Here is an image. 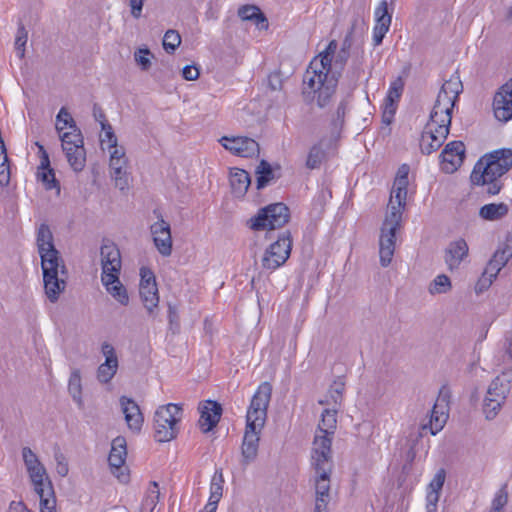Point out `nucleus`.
Wrapping results in <instances>:
<instances>
[{"instance_id":"ddd939ff","label":"nucleus","mask_w":512,"mask_h":512,"mask_svg":"<svg viewBox=\"0 0 512 512\" xmlns=\"http://www.w3.org/2000/svg\"><path fill=\"white\" fill-rule=\"evenodd\" d=\"M100 261L102 267L101 277L120 274L122 261L120 250L117 245L109 240L104 239L100 247Z\"/></svg>"},{"instance_id":"0eeeda50","label":"nucleus","mask_w":512,"mask_h":512,"mask_svg":"<svg viewBox=\"0 0 512 512\" xmlns=\"http://www.w3.org/2000/svg\"><path fill=\"white\" fill-rule=\"evenodd\" d=\"M183 410L178 404L169 403L158 407L154 414V437L158 442H168L176 438Z\"/></svg>"},{"instance_id":"c85d7f7f","label":"nucleus","mask_w":512,"mask_h":512,"mask_svg":"<svg viewBox=\"0 0 512 512\" xmlns=\"http://www.w3.org/2000/svg\"><path fill=\"white\" fill-rule=\"evenodd\" d=\"M468 254V245L464 239L449 244L445 252V262L450 270L458 268Z\"/></svg>"},{"instance_id":"412c9836","label":"nucleus","mask_w":512,"mask_h":512,"mask_svg":"<svg viewBox=\"0 0 512 512\" xmlns=\"http://www.w3.org/2000/svg\"><path fill=\"white\" fill-rule=\"evenodd\" d=\"M465 146L461 141L448 143L440 154L442 169L447 172L455 171L463 162Z\"/></svg>"},{"instance_id":"393cba45","label":"nucleus","mask_w":512,"mask_h":512,"mask_svg":"<svg viewBox=\"0 0 512 512\" xmlns=\"http://www.w3.org/2000/svg\"><path fill=\"white\" fill-rule=\"evenodd\" d=\"M404 90V81L401 77L396 78L393 82H391L390 87L388 89L387 96L384 101V112H383V121L386 123H390L397 107V102L399 101L402 92Z\"/></svg>"},{"instance_id":"864d4df0","label":"nucleus","mask_w":512,"mask_h":512,"mask_svg":"<svg viewBox=\"0 0 512 512\" xmlns=\"http://www.w3.org/2000/svg\"><path fill=\"white\" fill-rule=\"evenodd\" d=\"M446 479V471L444 469H439L434 475L433 479L429 483L427 490L433 491L436 493H440Z\"/></svg>"},{"instance_id":"c9c22d12","label":"nucleus","mask_w":512,"mask_h":512,"mask_svg":"<svg viewBox=\"0 0 512 512\" xmlns=\"http://www.w3.org/2000/svg\"><path fill=\"white\" fill-rule=\"evenodd\" d=\"M36 245L38 251L55 247L53 233L49 226L45 223H42L38 227Z\"/></svg>"},{"instance_id":"79ce46f5","label":"nucleus","mask_w":512,"mask_h":512,"mask_svg":"<svg viewBox=\"0 0 512 512\" xmlns=\"http://www.w3.org/2000/svg\"><path fill=\"white\" fill-rule=\"evenodd\" d=\"M238 16L242 20H254L256 24L266 21L264 14L255 5H244L240 7L238 10Z\"/></svg>"},{"instance_id":"6e6552de","label":"nucleus","mask_w":512,"mask_h":512,"mask_svg":"<svg viewBox=\"0 0 512 512\" xmlns=\"http://www.w3.org/2000/svg\"><path fill=\"white\" fill-rule=\"evenodd\" d=\"M290 219L289 208L283 203H274L259 210L250 219V228L259 230H274L283 227Z\"/></svg>"},{"instance_id":"13d9d810","label":"nucleus","mask_w":512,"mask_h":512,"mask_svg":"<svg viewBox=\"0 0 512 512\" xmlns=\"http://www.w3.org/2000/svg\"><path fill=\"white\" fill-rule=\"evenodd\" d=\"M439 499H440V493H436V492L427 490L426 512H436Z\"/></svg>"},{"instance_id":"3c124183","label":"nucleus","mask_w":512,"mask_h":512,"mask_svg":"<svg viewBox=\"0 0 512 512\" xmlns=\"http://www.w3.org/2000/svg\"><path fill=\"white\" fill-rule=\"evenodd\" d=\"M508 502V492H507V486H502L497 493L495 494V497L492 501V512H501L504 506Z\"/></svg>"},{"instance_id":"423d86ee","label":"nucleus","mask_w":512,"mask_h":512,"mask_svg":"<svg viewBox=\"0 0 512 512\" xmlns=\"http://www.w3.org/2000/svg\"><path fill=\"white\" fill-rule=\"evenodd\" d=\"M328 440H318L311 451V466L315 471V496H331L330 476L334 469L333 456H329Z\"/></svg>"},{"instance_id":"c03bdc74","label":"nucleus","mask_w":512,"mask_h":512,"mask_svg":"<svg viewBox=\"0 0 512 512\" xmlns=\"http://www.w3.org/2000/svg\"><path fill=\"white\" fill-rule=\"evenodd\" d=\"M451 281L445 274L438 275L429 285L428 291L432 295L444 294L450 291Z\"/></svg>"},{"instance_id":"a211bd4d","label":"nucleus","mask_w":512,"mask_h":512,"mask_svg":"<svg viewBox=\"0 0 512 512\" xmlns=\"http://www.w3.org/2000/svg\"><path fill=\"white\" fill-rule=\"evenodd\" d=\"M222 146L240 157H253L259 154V144L252 138L224 136L220 139Z\"/></svg>"},{"instance_id":"72a5a7b5","label":"nucleus","mask_w":512,"mask_h":512,"mask_svg":"<svg viewBox=\"0 0 512 512\" xmlns=\"http://www.w3.org/2000/svg\"><path fill=\"white\" fill-rule=\"evenodd\" d=\"M508 211V205L505 203H490L480 208L479 215L485 220L495 221L506 216Z\"/></svg>"},{"instance_id":"cd10ccee","label":"nucleus","mask_w":512,"mask_h":512,"mask_svg":"<svg viewBox=\"0 0 512 512\" xmlns=\"http://www.w3.org/2000/svg\"><path fill=\"white\" fill-rule=\"evenodd\" d=\"M120 274L109 275L101 277L102 284L107 292L121 305L127 306L129 303V296L126 288L119 279Z\"/></svg>"},{"instance_id":"a878e982","label":"nucleus","mask_w":512,"mask_h":512,"mask_svg":"<svg viewBox=\"0 0 512 512\" xmlns=\"http://www.w3.org/2000/svg\"><path fill=\"white\" fill-rule=\"evenodd\" d=\"M200 412L199 425L201 430L207 433L218 424L222 414V407L219 403L208 400Z\"/></svg>"},{"instance_id":"39448f33","label":"nucleus","mask_w":512,"mask_h":512,"mask_svg":"<svg viewBox=\"0 0 512 512\" xmlns=\"http://www.w3.org/2000/svg\"><path fill=\"white\" fill-rule=\"evenodd\" d=\"M512 167V150L500 149L484 155L471 173L472 183L500 179Z\"/></svg>"},{"instance_id":"f03ea898","label":"nucleus","mask_w":512,"mask_h":512,"mask_svg":"<svg viewBox=\"0 0 512 512\" xmlns=\"http://www.w3.org/2000/svg\"><path fill=\"white\" fill-rule=\"evenodd\" d=\"M272 396V385L263 382L254 393L246 415V428L242 442L243 464L254 461L258 454L260 433L267 420V409Z\"/></svg>"},{"instance_id":"f704fd0d","label":"nucleus","mask_w":512,"mask_h":512,"mask_svg":"<svg viewBox=\"0 0 512 512\" xmlns=\"http://www.w3.org/2000/svg\"><path fill=\"white\" fill-rule=\"evenodd\" d=\"M160 499L159 484L155 481L150 482L146 495L142 501L141 512H154Z\"/></svg>"},{"instance_id":"7ed1b4c3","label":"nucleus","mask_w":512,"mask_h":512,"mask_svg":"<svg viewBox=\"0 0 512 512\" xmlns=\"http://www.w3.org/2000/svg\"><path fill=\"white\" fill-rule=\"evenodd\" d=\"M41 259L45 294L51 303L65 291L68 271L56 247L38 251Z\"/></svg>"},{"instance_id":"9b49d317","label":"nucleus","mask_w":512,"mask_h":512,"mask_svg":"<svg viewBox=\"0 0 512 512\" xmlns=\"http://www.w3.org/2000/svg\"><path fill=\"white\" fill-rule=\"evenodd\" d=\"M291 244L290 232H283L277 241L272 243L265 251L262 258L263 268L275 270L282 266L290 256Z\"/></svg>"},{"instance_id":"b1692460","label":"nucleus","mask_w":512,"mask_h":512,"mask_svg":"<svg viewBox=\"0 0 512 512\" xmlns=\"http://www.w3.org/2000/svg\"><path fill=\"white\" fill-rule=\"evenodd\" d=\"M119 401L129 429L139 432L144 422L140 407L134 400L126 396H122Z\"/></svg>"},{"instance_id":"5fc2aeb1","label":"nucleus","mask_w":512,"mask_h":512,"mask_svg":"<svg viewBox=\"0 0 512 512\" xmlns=\"http://www.w3.org/2000/svg\"><path fill=\"white\" fill-rule=\"evenodd\" d=\"M27 42V31L25 30L24 26H20L18 28L17 36L15 39V48L17 50L19 58H24L25 56V45Z\"/></svg>"},{"instance_id":"f3484780","label":"nucleus","mask_w":512,"mask_h":512,"mask_svg":"<svg viewBox=\"0 0 512 512\" xmlns=\"http://www.w3.org/2000/svg\"><path fill=\"white\" fill-rule=\"evenodd\" d=\"M455 102L448 96H437L433 109L430 113L429 124L437 128H447L450 130L452 111Z\"/></svg>"},{"instance_id":"58836bf2","label":"nucleus","mask_w":512,"mask_h":512,"mask_svg":"<svg viewBox=\"0 0 512 512\" xmlns=\"http://www.w3.org/2000/svg\"><path fill=\"white\" fill-rule=\"evenodd\" d=\"M407 197V190H397L396 188H392L390 201L388 205V213L398 212L400 215V220H402V209L405 206Z\"/></svg>"},{"instance_id":"37998d69","label":"nucleus","mask_w":512,"mask_h":512,"mask_svg":"<svg viewBox=\"0 0 512 512\" xmlns=\"http://www.w3.org/2000/svg\"><path fill=\"white\" fill-rule=\"evenodd\" d=\"M345 390L344 377H338L330 385L328 390V397L331 399L334 406H340L343 400V393Z\"/></svg>"},{"instance_id":"aec40b11","label":"nucleus","mask_w":512,"mask_h":512,"mask_svg":"<svg viewBox=\"0 0 512 512\" xmlns=\"http://www.w3.org/2000/svg\"><path fill=\"white\" fill-rule=\"evenodd\" d=\"M101 352L105 361L97 369V380L106 384L112 380L118 370V358L114 347L108 342L102 344Z\"/></svg>"},{"instance_id":"0e129e2a","label":"nucleus","mask_w":512,"mask_h":512,"mask_svg":"<svg viewBox=\"0 0 512 512\" xmlns=\"http://www.w3.org/2000/svg\"><path fill=\"white\" fill-rule=\"evenodd\" d=\"M144 0H129L131 15L135 19H139L142 15Z\"/></svg>"},{"instance_id":"1a4fd4ad","label":"nucleus","mask_w":512,"mask_h":512,"mask_svg":"<svg viewBox=\"0 0 512 512\" xmlns=\"http://www.w3.org/2000/svg\"><path fill=\"white\" fill-rule=\"evenodd\" d=\"M70 130L69 132L59 133L62 149L71 168L76 172H80L84 169L86 162L83 137L77 126L70 128Z\"/></svg>"},{"instance_id":"6ab92c4d","label":"nucleus","mask_w":512,"mask_h":512,"mask_svg":"<svg viewBox=\"0 0 512 512\" xmlns=\"http://www.w3.org/2000/svg\"><path fill=\"white\" fill-rule=\"evenodd\" d=\"M448 134L447 128H437L427 123L420 139L421 152L426 155L435 152L442 146Z\"/></svg>"},{"instance_id":"603ef678","label":"nucleus","mask_w":512,"mask_h":512,"mask_svg":"<svg viewBox=\"0 0 512 512\" xmlns=\"http://www.w3.org/2000/svg\"><path fill=\"white\" fill-rule=\"evenodd\" d=\"M223 484H224V477H223L222 469H217L211 479L210 493L222 496L223 495Z\"/></svg>"},{"instance_id":"a19ab883","label":"nucleus","mask_w":512,"mask_h":512,"mask_svg":"<svg viewBox=\"0 0 512 512\" xmlns=\"http://www.w3.org/2000/svg\"><path fill=\"white\" fill-rule=\"evenodd\" d=\"M448 415L443 411L439 410V404L436 403L432 409L430 417V431L432 435L437 434L444 427L447 421Z\"/></svg>"},{"instance_id":"09e8293b","label":"nucleus","mask_w":512,"mask_h":512,"mask_svg":"<svg viewBox=\"0 0 512 512\" xmlns=\"http://www.w3.org/2000/svg\"><path fill=\"white\" fill-rule=\"evenodd\" d=\"M181 44V37L176 30L166 31L163 38V48L167 53H173Z\"/></svg>"},{"instance_id":"338daca9","label":"nucleus","mask_w":512,"mask_h":512,"mask_svg":"<svg viewBox=\"0 0 512 512\" xmlns=\"http://www.w3.org/2000/svg\"><path fill=\"white\" fill-rule=\"evenodd\" d=\"M182 76L185 80L192 81L199 77V70L192 65H186L182 69Z\"/></svg>"},{"instance_id":"5701e85b","label":"nucleus","mask_w":512,"mask_h":512,"mask_svg":"<svg viewBox=\"0 0 512 512\" xmlns=\"http://www.w3.org/2000/svg\"><path fill=\"white\" fill-rule=\"evenodd\" d=\"M376 24L373 29V44L378 46L382 43L383 38L391 25V14L388 12V4L381 1L375 10Z\"/></svg>"},{"instance_id":"de8ad7c7","label":"nucleus","mask_w":512,"mask_h":512,"mask_svg":"<svg viewBox=\"0 0 512 512\" xmlns=\"http://www.w3.org/2000/svg\"><path fill=\"white\" fill-rule=\"evenodd\" d=\"M127 165L128 159L126 157V152L123 147L116 148L115 150L110 151V170L115 169V167L127 168Z\"/></svg>"},{"instance_id":"49530a36","label":"nucleus","mask_w":512,"mask_h":512,"mask_svg":"<svg viewBox=\"0 0 512 512\" xmlns=\"http://www.w3.org/2000/svg\"><path fill=\"white\" fill-rule=\"evenodd\" d=\"M76 123L65 107H62L56 116V130L61 133L66 128H75Z\"/></svg>"},{"instance_id":"20e7f679","label":"nucleus","mask_w":512,"mask_h":512,"mask_svg":"<svg viewBox=\"0 0 512 512\" xmlns=\"http://www.w3.org/2000/svg\"><path fill=\"white\" fill-rule=\"evenodd\" d=\"M22 457L34 491L40 500V512H56V497L45 467L29 447L22 449Z\"/></svg>"},{"instance_id":"052dcab7","label":"nucleus","mask_w":512,"mask_h":512,"mask_svg":"<svg viewBox=\"0 0 512 512\" xmlns=\"http://www.w3.org/2000/svg\"><path fill=\"white\" fill-rule=\"evenodd\" d=\"M10 182V168L7 161H0V185L7 186Z\"/></svg>"},{"instance_id":"4be33fe9","label":"nucleus","mask_w":512,"mask_h":512,"mask_svg":"<svg viewBox=\"0 0 512 512\" xmlns=\"http://www.w3.org/2000/svg\"><path fill=\"white\" fill-rule=\"evenodd\" d=\"M336 415H337L336 408L325 409L322 412L321 421L318 426L319 433L316 434L314 437L313 446H312L311 451H313L315 449V447H316L315 444L318 440H328L329 456H332L331 445H332V439H333L334 431L336 429V424H337Z\"/></svg>"},{"instance_id":"4d7b16f0","label":"nucleus","mask_w":512,"mask_h":512,"mask_svg":"<svg viewBox=\"0 0 512 512\" xmlns=\"http://www.w3.org/2000/svg\"><path fill=\"white\" fill-rule=\"evenodd\" d=\"M56 471L61 477L67 476L69 472L68 463L65 456L58 452L55 454Z\"/></svg>"},{"instance_id":"f8f14e48","label":"nucleus","mask_w":512,"mask_h":512,"mask_svg":"<svg viewBox=\"0 0 512 512\" xmlns=\"http://www.w3.org/2000/svg\"><path fill=\"white\" fill-rule=\"evenodd\" d=\"M509 391V382L504 379L496 377L491 382L483 404V412L487 419L491 420L496 417Z\"/></svg>"},{"instance_id":"7c9ffc66","label":"nucleus","mask_w":512,"mask_h":512,"mask_svg":"<svg viewBox=\"0 0 512 512\" xmlns=\"http://www.w3.org/2000/svg\"><path fill=\"white\" fill-rule=\"evenodd\" d=\"M251 183L248 172L243 169L233 168L230 172V185L235 197H243Z\"/></svg>"},{"instance_id":"774afa93","label":"nucleus","mask_w":512,"mask_h":512,"mask_svg":"<svg viewBox=\"0 0 512 512\" xmlns=\"http://www.w3.org/2000/svg\"><path fill=\"white\" fill-rule=\"evenodd\" d=\"M492 282H493V279H491L490 277H488L482 273L481 277L479 278V280L475 286L476 292L482 293L483 291H485L486 289H488L490 287Z\"/></svg>"},{"instance_id":"69168bd1","label":"nucleus","mask_w":512,"mask_h":512,"mask_svg":"<svg viewBox=\"0 0 512 512\" xmlns=\"http://www.w3.org/2000/svg\"><path fill=\"white\" fill-rule=\"evenodd\" d=\"M268 86L272 91H277L282 88V79L280 73L274 72L268 76Z\"/></svg>"},{"instance_id":"8fccbe9b","label":"nucleus","mask_w":512,"mask_h":512,"mask_svg":"<svg viewBox=\"0 0 512 512\" xmlns=\"http://www.w3.org/2000/svg\"><path fill=\"white\" fill-rule=\"evenodd\" d=\"M111 177L115 181V186L120 190H125L129 186V176L127 172V168L115 167V169L110 170Z\"/></svg>"},{"instance_id":"e433bc0d","label":"nucleus","mask_w":512,"mask_h":512,"mask_svg":"<svg viewBox=\"0 0 512 512\" xmlns=\"http://www.w3.org/2000/svg\"><path fill=\"white\" fill-rule=\"evenodd\" d=\"M257 184L258 190L263 189L274 178L273 168L266 160H261L257 169Z\"/></svg>"},{"instance_id":"2eb2a0df","label":"nucleus","mask_w":512,"mask_h":512,"mask_svg":"<svg viewBox=\"0 0 512 512\" xmlns=\"http://www.w3.org/2000/svg\"><path fill=\"white\" fill-rule=\"evenodd\" d=\"M493 112L495 118L501 122H508L512 119V78L495 93Z\"/></svg>"},{"instance_id":"4c0bfd02","label":"nucleus","mask_w":512,"mask_h":512,"mask_svg":"<svg viewBox=\"0 0 512 512\" xmlns=\"http://www.w3.org/2000/svg\"><path fill=\"white\" fill-rule=\"evenodd\" d=\"M462 91V83L458 77L450 78L447 80L441 87L438 95L439 96H448L450 100L456 102L459 94Z\"/></svg>"},{"instance_id":"4468645a","label":"nucleus","mask_w":512,"mask_h":512,"mask_svg":"<svg viewBox=\"0 0 512 512\" xmlns=\"http://www.w3.org/2000/svg\"><path fill=\"white\" fill-rule=\"evenodd\" d=\"M127 456L126 440L122 436H118L112 441L111 451L108 456V462L112 473L122 483L129 480V474L124 471V463Z\"/></svg>"},{"instance_id":"bf43d9fd","label":"nucleus","mask_w":512,"mask_h":512,"mask_svg":"<svg viewBox=\"0 0 512 512\" xmlns=\"http://www.w3.org/2000/svg\"><path fill=\"white\" fill-rule=\"evenodd\" d=\"M475 185L485 186V192L489 195H496L500 192L503 184L499 179L487 181L486 183H474Z\"/></svg>"},{"instance_id":"bb28decb","label":"nucleus","mask_w":512,"mask_h":512,"mask_svg":"<svg viewBox=\"0 0 512 512\" xmlns=\"http://www.w3.org/2000/svg\"><path fill=\"white\" fill-rule=\"evenodd\" d=\"M36 145L38 146L39 152L41 154L40 166L38 168L40 171L37 174L38 179L42 181L47 190H51L53 188H57L59 190L60 187L58 181L55 178L54 170L50 167L48 153L46 152L43 145L39 144L38 142Z\"/></svg>"},{"instance_id":"a18cd8bd","label":"nucleus","mask_w":512,"mask_h":512,"mask_svg":"<svg viewBox=\"0 0 512 512\" xmlns=\"http://www.w3.org/2000/svg\"><path fill=\"white\" fill-rule=\"evenodd\" d=\"M153 54L148 48H139L134 52V60L142 71H148L151 68Z\"/></svg>"},{"instance_id":"dca6fc26","label":"nucleus","mask_w":512,"mask_h":512,"mask_svg":"<svg viewBox=\"0 0 512 512\" xmlns=\"http://www.w3.org/2000/svg\"><path fill=\"white\" fill-rule=\"evenodd\" d=\"M157 218L158 221L150 226V232L158 252L162 256L168 257L172 253L173 244L170 224L163 219L160 213Z\"/></svg>"},{"instance_id":"9d476101","label":"nucleus","mask_w":512,"mask_h":512,"mask_svg":"<svg viewBox=\"0 0 512 512\" xmlns=\"http://www.w3.org/2000/svg\"><path fill=\"white\" fill-rule=\"evenodd\" d=\"M400 223L398 212L387 213L379 241L380 263L383 267H387L392 261L395 251L396 231L399 229Z\"/></svg>"},{"instance_id":"e2e57ef3","label":"nucleus","mask_w":512,"mask_h":512,"mask_svg":"<svg viewBox=\"0 0 512 512\" xmlns=\"http://www.w3.org/2000/svg\"><path fill=\"white\" fill-rule=\"evenodd\" d=\"M148 285H156L155 276L149 269L142 268L140 287H146Z\"/></svg>"},{"instance_id":"6e6d98bb","label":"nucleus","mask_w":512,"mask_h":512,"mask_svg":"<svg viewBox=\"0 0 512 512\" xmlns=\"http://www.w3.org/2000/svg\"><path fill=\"white\" fill-rule=\"evenodd\" d=\"M344 123L333 114L330 120V141H336L340 137Z\"/></svg>"},{"instance_id":"473e14b6","label":"nucleus","mask_w":512,"mask_h":512,"mask_svg":"<svg viewBox=\"0 0 512 512\" xmlns=\"http://www.w3.org/2000/svg\"><path fill=\"white\" fill-rule=\"evenodd\" d=\"M68 392L73 401L77 404L78 408L82 409L84 407L82 397V379L80 370L78 369H74L70 374Z\"/></svg>"},{"instance_id":"f257e3e1","label":"nucleus","mask_w":512,"mask_h":512,"mask_svg":"<svg viewBox=\"0 0 512 512\" xmlns=\"http://www.w3.org/2000/svg\"><path fill=\"white\" fill-rule=\"evenodd\" d=\"M335 49V41L330 42L327 49L310 62L303 76L302 94L305 101H316L320 108L329 104L337 87L338 79L331 73Z\"/></svg>"},{"instance_id":"c756f323","label":"nucleus","mask_w":512,"mask_h":512,"mask_svg":"<svg viewBox=\"0 0 512 512\" xmlns=\"http://www.w3.org/2000/svg\"><path fill=\"white\" fill-rule=\"evenodd\" d=\"M331 142L332 141L323 138L310 148L305 163L308 169L313 170L320 168L321 164L327 159L328 154L326 148Z\"/></svg>"},{"instance_id":"ea45409f","label":"nucleus","mask_w":512,"mask_h":512,"mask_svg":"<svg viewBox=\"0 0 512 512\" xmlns=\"http://www.w3.org/2000/svg\"><path fill=\"white\" fill-rule=\"evenodd\" d=\"M512 257V241L507 237L503 247L497 249L490 259L499 268H503Z\"/></svg>"},{"instance_id":"680f3d73","label":"nucleus","mask_w":512,"mask_h":512,"mask_svg":"<svg viewBox=\"0 0 512 512\" xmlns=\"http://www.w3.org/2000/svg\"><path fill=\"white\" fill-rule=\"evenodd\" d=\"M332 500V496L317 497L315 496V504L313 512H329L328 505Z\"/></svg>"},{"instance_id":"2f4dec72","label":"nucleus","mask_w":512,"mask_h":512,"mask_svg":"<svg viewBox=\"0 0 512 512\" xmlns=\"http://www.w3.org/2000/svg\"><path fill=\"white\" fill-rule=\"evenodd\" d=\"M141 301L146 308L148 314L155 317L159 304V295L157 285H148L139 287Z\"/></svg>"}]
</instances>
